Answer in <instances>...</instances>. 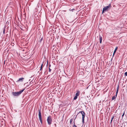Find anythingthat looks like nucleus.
Listing matches in <instances>:
<instances>
[{"instance_id": "nucleus-12", "label": "nucleus", "mask_w": 127, "mask_h": 127, "mask_svg": "<svg viewBox=\"0 0 127 127\" xmlns=\"http://www.w3.org/2000/svg\"><path fill=\"white\" fill-rule=\"evenodd\" d=\"M99 39L100 43H101V42H102V37L101 36H99Z\"/></svg>"}, {"instance_id": "nucleus-14", "label": "nucleus", "mask_w": 127, "mask_h": 127, "mask_svg": "<svg viewBox=\"0 0 127 127\" xmlns=\"http://www.w3.org/2000/svg\"><path fill=\"white\" fill-rule=\"evenodd\" d=\"M114 115L113 116H112V117L111 118V122H110V123H111L112 122V121L113 120V119L114 118Z\"/></svg>"}, {"instance_id": "nucleus-16", "label": "nucleus", "mask_w": 127, "mask_h": 127, "mask_svg": "<svg viewBox=\"0 0 127 127\" xmlns=\"http://www.w3.org/2000/svg\"><path fill=\"white\" fill-rule=\"evenodd\" d=\"M75 120V119H74V125H73V127H77L75 125V123H74Z\"/></svg>"}, {"instance_id": "nucleus-17", "label": "nucleus", "mask_w": 127, "mask_h": 127, "mask_svg": "<svg viewBox=\"0 0 127 127\" xmlns=\"http://www.w3.org/2000/svg\"><path fill=\"white\" fill-rule=\"evenodd\" d=\"M73 119H71L70 121V123H71V122L73 121Z\"/></svg>"}, {"instance_id": "nucleus-27", "label": "nucleus", "mask_w": 127, "mask_h": 127, "mask_svg": "<svg viewBox=\"0 0 127 127\" xmlns=\"http://www.w3.org/2000/svg\"><path fill=\"white\" fill-rule=\"evenodd\" d=\"M42 68H40V70H41V69H42Z\"/></svg>"}, {"instance_id": "nucleus-25", "label": "nucleus", "mask_w": 127, "mask_h": 127, "mask_svg": "<svg viewBox=\"0 0 127 127\" xmlns=\"http://www.w3.org/2000/svg\"><path fill=\"white\" fill-rule=\"evenodd\" d=\"M54 125L55 126V127H56V126H57L56 124V123H55Z\"/></svg>"}, {"instance_id": "nucleus-13", "label": "nucleus", "mask_w": 127, "mask_h": 127, "mask_svg": "<svg viewBox=\"0 0 127 127\" xmlns=\"http://www.w3.org/2000/svg\"><path fill=\"white\" fill-rule=\"evenodd\" d=\"M117 48H118V47H116L115 49V50L113 54V55H114L115 53L116 52Z\"/></svg>"}, {"instance_id": "nucleus-20", "label": "nucleus", "mask_w": 127, "mask_h": 127, "mask_svg": "<svg viewBox=\"0 0 127 127\" xmlns=\"http://www.w3.org/2000/svg\"><path fill=\"white\" fill-rule=\"evenodd\" d=\"M124 74H125V76H127V72H125V73Z\"/></svg>"}, {"instance_id": "nucleus-24", "label": "nucleus", "mask_w": 127, "mask_h": 127, "mask_svg": "<svg viewBox=\"0 0 127 127\" xmlns=\"http://www.w3.org/2000/svg\"><path fill=\"white\" fill-rule=\"evenodd\" d=\"M118 91H116V95H117V94L118 93Z\"/></svg>"}, {"instance_id": "nucleus-4", "label": "nucleus", "mask_w": 127, "mask_h": 127, "mask_svg": "<svg viewBox=\"0 0 127 127\" xmlns=\"http://www.w3.org/2000/svg\"><path fill=\"white\" fill-rule=\"evenodd\" d=\"M79 113H81L82 114V121L83 123H84V118L85 117V112L83 111H80L76 115L77 116L78 115Z\"/></svg>"}, {"instance_id": "nucleus-1", "label": "nucleus", "mask_w": 127, "mask_h": 127, "mask_svg": "<svg viewBox=\"0 0 127 127\" xmlns=\"http://www.w3.org/2000/svg\"><path fill=\"white\" fill-rule=\"evenodd\" d=\"M23 89L18 92H12V94L14 96L17 97L19 95L25 90Z\"/></svg>"}, {"instance_id": "nucleus-18", "label": "nucleus", "mask_w": 127, "mask_h": 127, "mask_svg": "<svg viewBox=\"0 0 127 127\" xmlns=\"http://www.w3.org/2000/svg\"><path fill=\"white\" fill-rule=\"evenodd\" d=\"M42 39H43V38L42 37L41 38L40 40H39V42H41V41L42 40Z\"/></svg>"}, {"instance_id": "nucleus-5", "label": "nucleus", "mask_w": 127, "mask_h": 127, "mask_svg": "<svg viewBox=\"0 0 127 127\" xmlns=\"http://www.w3.org/2000/svg\"><path fill=\"white\" fill-rule=\"evenodd\" d=\"M79 113H81L82 114V121L83 123H84V118L85 117V112L83 111H80L76 115L77 116L78 115Z\"/></svg>"}, {"instance_id": "nucleus-21", "label": "nucleus", "mask_w": 127, "mask_h": 127, "mask_svg": "<svg viewBox=\"0 0 127 127\" xmlns=\"http://www.w3.org/2000/svg\"><path fill=\"white\" fill-rule=\"evenodd\" d=\"M51 70L50 69V68H49V72H50L51 71Z\"/></svg>"}, {"instance_id": "nucleus-6", "label": "nucleus", "mask_w": 127, "mask_h": 127, "mask_svg": "<svg viewBox=\"0 0 127 127\" xmlns=\"http://www.w3.org/2000/svg\"><path fill=\"white\" fill-rule=\"evenodd\" d=\"M79 113H81L82 114V121L83 123H84V118L85 117V112L83 111H80L76 115L77 116L78 115Z\"/></svg>"}, {"instance_id": "nucleus-10", "label": "nucleus", "mask_w": 127, "mask_h": 127, "mask_svg": "<svg viewBox=\"0 0 127 127\" xmlns=\"http://www.w3.org/2000/svg\"><path fill=\"white\" fill-rule=\"evenodd\" d=\"M76 92V94L75 95L78 96L80 94V91L79 90H77Z\"/></svg>"}, {"instance_id": "nucleus-22", "label": "nucleus", "mask_w": 127, "mask_h": 127, "mask_svg": "<svg viewBox=\"0 0 127 127\" xmlns=\"http://www.w3.org/2000/svg\"><path fill=\"white\" fill-rule=\"evenodd\" d=\"M124 113L123 114V115L122 116V118H123V116H124Z\"/></svg>"}, {"instance_id": "nucleus-7", "label": "nucleus", "mask_w": 127, "mask_h": 127, "mask_svg": "<svg viewBox=\"0 0 127 127\" xmlns=\"http://www.w3.org/2000/svg\"><path fill=\"white\" fill-rule=\"evenodd\" d=\"M38 111H39L38 116H39V119L40 121V122L41 123V124L42 125V124L43 122H42V116H41V109H39L38 110Z\"/></svg>"}, {"instance_id": "nucleus-15", "label": "nucleus", "mask_w": 127, "mask_h": 127, "mask_svg": "<svg viewBox=\"0 0 127 127\" xmlns=\"http://www.w3.org/2000/svg\"><path fill=\"white\" fill-rule=\"evenodd\" d=\"M78 96L75 95V96L74 97V100H76V99L77 98Z\"/></svg>"}, {"instance_id": "nucleus-9", "label": "nucleus", "mask_w": 127, "mask_h": 127, "mask_svg": "<svg viewBox=\"0 0 127 127\" xmlns=\"http://www.w3.org/2000/svg\"><path fill=\"white\" fill-rule=\"evenodd\" d=\"M24 86L26 87H30L32 86L31 85H30V84L29 83H28V82L25 83L24 85Z\"/></svg>"}, {"instance_id": "nucleus-19", "label": "nucleus", "mask_w": 127, "mask_h": 127, "mask_svg": "<svg viewBox=\"0 0 127 127\" xmlns=\"http://www.w3.org/2000/svg\"><path fill=\"white\" fill-rule=\"evenodd\" d=\"M74 10V9H69V10H70V11H73Z\"/></svg>"}, {"instance_id": "nucleus-23", "label": "nucleus", "mask_w": 127, "mask_h": 127, "mask_svg": "<svg viewBox=\"0 0 127 127\" xmlns=\"http://www.w3.org/2000/svg\"><path fill=\"white\" fill-rule=\"evenodd\" d=\"M42 66H43V64L42 63L41 65V67L40 68H42Z\"/></svg>"}, {"instance_id": "nucleus-3", "label": "nucleus", "mask_w": 127, "mask_h": 127, "mask_svg": "<svg viewBox=\"0 0 127 127\" xmlns=\"http://www.w3.org/2000/svg\"><path fill=\"white\" fill-rule=\"evenodd\" d=\"M47 121L48 124L49 125H51L52 122V120L51 116H49L47 117Z\"/></svg>"}, {"instance_id": "nucleus-11", "label": "nucleus", "mask_w": 127, "mask_h": 127, "mask_svg": "<svg viewBox=\"0 0 127 127\" xmlns=\"http://www.w3.org/2000/svg\"><path fill=\"white\" fill-rule=\"evenodd\" d=\"M117 96V95H115L114 96H113L112 98V100H113L115 99L116 97Z\"/></svg>"}, {"instance_id": "nucleus-26", "label": "nucleus", "mask_w": 127, "mask_h": 127, "mask_svg": "<svg viewBox=\"0 0 127 127\" xmlns=\"http://www.w3.org/2000/svg\"><path fill=\"white\" fill-rule=\"evenodd\" d=\"M119 88H117V91H118Z\"/></svg>"}, {"instance_id": "nucleus-8", "label": "nucleus", "mask_w": 127, "mask_h": 127, "mask_svg": "<svg viewBox=\"0 0 127 127\" xmlns=\"http://www.w3.org/2000/svg\"><path fill=\"white\" fill-rule=\"evenodd\" d=\"M24 79V78H19L18 80L16 81L17 83H19L20 82H23Z\"/></svg>"}, {"instance_id": "nucleus-2", "label": "nucleus", "mask_w": 127, "mask_h": 127, "mask_svg": "<svg viewBox=\"0 0 127 127\" xmlns=\"http://www.w3.org/2000/svg\"><path fill=\"white\" fill-rule=\"evenodd\" d=\"M111 7V5L110 4L109 5L103 7L102 11V13H103L105 11H107L110 10Z\"/></svg>"}]
</instances>
